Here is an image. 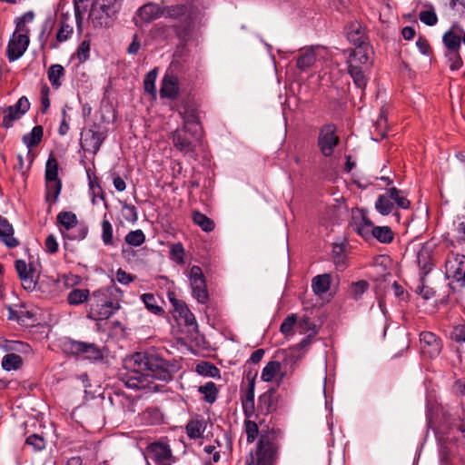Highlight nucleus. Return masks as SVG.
<instances>
[{
  "instance_id": "nucleus-1",
  "label": "nucleus",
  "mask_w": 465,
  "mask_h": 465,
  "mask_svg": "<svg viewBox=\"0 0 465 465\" xmlns=\"http://www.w3.org/2000/svg\"><path fill=\"white\" fill-rule=\"evenodd\" d=\"M172 367L156 352H136L124 360L125 372L121 373L120 380L130 389L156 391L153 379L171 380Z\"/></svg>"
},
{
  "instance_id": "nucleus-2",
  "label": "nucleus",
  "mask_w": 465,
  "mask_h": 465,
  "mask_svg": "<svg viewBox=\"0 0 465 465\" xmlns=\"http://www.w3.org/2000/svg\"><path fill=\"white\" fill-rule=\"evenodd\" d=\"M380 192H382L380 193V213L382 215L392 213L396 224H399L401 213L398 211L393 212L394 207L409 209L411 205L410 201L405 197L403 192L399 190L395 184L381 187Z\"/></svg>"
},
{
  "instance_id": "nucleus-3",
  "label": "nucleus",
  "mask_w": 465,
  "mask_h": 465,
  "mask_svg": "<svg viewBox=\"0 0 465 465\" xmlns=\"http://www.w3.org/2000/svg\"><path fill=\"white\" fill-rule=\"evenodd\" d=\"M90 306L88 316L96 321L108 319L120 309L119 302L107 300L106 292L103 290H98L93 293Z\"/></svg>"
},
{
  "instance_id": "nucleus-4",
  "label": "nucleus",
  "mask_w": 465,
  "mask_h": 465,
  "mask_svg": "<svg viewBox=\"0 0 465 465\" xmlns=\"http://www.w3.org/2000/svg\"><path fill=\"white\" fill-rule=\"evenodd\" d=\"M348 53V69L351 76L353 78L354 83L359 87L365 85L363 73L360 64H367L371 59L370 52L361 49L346 50L344 54Z\"/></svg>"
},
{
  "instance_id": "nucleus-5",
  "label": "nucleus",
  "mask_w": 465,
  "mask_h": 465,
  "mask_svg": "<svg viewBox=\"0 0 465 465\" xmlns=\"http://www.w3.org/2000/svg\"><path fill=\"white\" fill-rule=\"evenodd\" d=\"M380 267L384 270V273H382V282H384L382 286L383 291L385 292L393 291L396 297L401 295L403 293V288L394 279L396 264L393 260L389 255L380 253Z\"/></svg>"
},
{
  "instance_id": "nucleus-6",
  "label": "nucleus",
  "mask_w": 465,
  "mask_h": 465,
  "mask_svg": "<svg viewBox=\"0 0 465 465\" xmlns=\"http://www.w3.org/2000/svg\"><path fill=\"white\" fill-rule=\"evenodd\" d=\"M279 444L275 435L272 433L262 434L257 443V459L262 464L272 463L277 457Z\"/></svg>"
},
{
  "instance_id": "nucleus-7",
  "label": "nucleus",
  "mask_w": 465,
  "mask_h": 465,
  "mask_svg": "<svg viewBox=\"0 0 465 465\" xmlns=\"http://www.w3.org/2000/svg\"><path fill=\"white\" fill-rule=\"evenodd\" d=\"M190 29L191 23L187 19L183 21L181 25L158 23L152 29V35L154 38L161 39H169L174 35L178 38H183L188 35Z\"/></svg>"
},
{
  "instance_id": "nucleus-8",
  "label": "nucleus",
  "mask_w": 465,
  "mask_h": 465,
  "mask_svg": "<svg viewBox=\"0 0 465 465\" xmlns=\"http://www.w3.org/2000/svg\"><path fill=\"white\" fill-rule=\"evenodd\" d=\"M446 275L449 279L465 285V255L450 252L445 262Z\"/></svg>"
},
{
  "instance_id": "nucleus-9",
  "label": "nucleus",
  "mask_w": 465,
  "mask_h": 465,
  "mask_svg": "<svg viewBox=\"0 0 465 465\" xmlns=\"http://www.w3.org/2000/svg\"><path fill=\"white\" fill-rule=\"evenodd\" d=\"M190 284L193 296L200 303H206L209 299L206 282L202 269L199 266H193L189 272Z\"/></svg>"
},
{
  "instance_id": "nucleus-10",
  "label": "nucleus",
  "mask_w": 465,
  "mask_h": 465,
  "mask_svg": "<svg viewBox=\"0 0 465 465\" xmlns=\"http://www.w3.org/2000/svg\"><path fill=\"white\" fill-rule=\"evenodd\" d=\"M104 139L105 134L94 125L82 131L80 144L84 151L95 154Z\"/></svg>"
},
{
  "instance_id": "nucleus-11",
  "label": "nucleus",
  "mask_w": 465,
  "mask_h": 465,
  "mask_svg": "<svg viewBox=\"0 0 465 465\" xmlns=\"http://www.w3.org/2000/svg\"><path fill=\"white\" fill-rule=\"evenodd\" d=\"M148 457L156 465H172L174 461L172 450L166 443L156 441L149 444L146 448Z\"/></svg>"
},
{
  "instance_id": "nucleus-12",
  "label": "nucleus",
  "mask_w": 465,
  "mask_h": 465,
  "mask_svg": "<svg viewBox=\"0 0 465 465\" xmlns=\"http://www.w3.org/2000/svg\"><path fill=\"white\" fill-rule=\"evenodd\" d=\"M338 143L339 138L335 134V127L332 124H327L321 129L318 137V145L324 156L331 155Z\"/></svg>"
},
{
  "instance_id": "nucleus-13",
  "label": "nucleus",
  "mask_w": 465,
  "mask_h": 465,
  "mask_svg": "<svg viewBox=\"0 0 465 465\" xmlns=\"http://www.w3.org/2000/svg\"><path fill=\"white\" fill-rule=\"evenodd\" d=\"M346 36L349 42L355 45L354 49H361L373 54L367 43V36L361 25L357 22H351L346 29Z\"/></svg>"
},
{
  "instance_id": "nucleus-14",
  "label": "nucleus",
  "mask_w": 465,
  "mask_h": 465,
  "mask_svg": "<svg viewBox=\"0 0 465 465\" xmlns=\"http://www.w3.org/2000/svg\"><path fill=\"white\" fill-rule=\"evenodd\" d=\"M172 139L176 149L184 154H189L191 156L194 155V143L199 140H196L194 137H193L189 130L184 128L176 130L173 132Z\"/></svg>"
},
{
  "instance_id": "nucleus-15",
  "label": "nucleus",
  "mask_w": 465,
  "mask_h": 465,
  "mask_svg": "<svg viewBox=\"0 0 465 465\" xmlns=\"http://www.w3.org/2000/svg\"><path fill=\"white\" fill-rule=\"evenodd\" d=\"M30 109V103L25 96L19 98L17 103L9 106L3 117V126L6 129L13 126V123L18 120Z\"/></svg>"
},
{
  "instance_id": "nucleus-16",
  "label": "nucleus",
  "mask_w": 465,
  "mask_h": 465,
  "mask_svg": "<svg viewBox=\"0 0 465 465\" xmlns=\"http://www.w3.org/2000/svg\"><path fill=\"white\" fill-rule=\"evenodd\" d=\"M420 351L430 358L438 356L441 351L440 340L430 331H422L420 334Z\"/></svg>"
},
{
  "instance_id": "nucleus-17",
  "label": "nucleus",
  "mask_w": 465,
  "mask_h": 465,
  "mask_svg": "<svg viewBox=\"0 0 465 465\" xmlns=\"http://www.w3.org/2000/svg\"><path fill=\"white\" fill-rule=\"evenodd\" d=\"M163 15V7L154 3H147L141 6L136 13L135 25L143 26L159 18Z\"/></svg>"
},
{
  "instance_id": "nucleus-18",
  "label": "nucleus",
  "mask_w": 465,
  "mask_h": 465,
  "mask_svg": "<svg viewBox=\"0 0 465 465\" xmlns=\"http://www.w3.org/2000/svg\"><path fill=\"white\" fill-rule=\"evenodd\" d=\"M29 45V36L13 35L8 42L6 55L9 62L19 59Z\"/></svg>"
},
{
  "instance_id": "nucleus-19",
  "label": "nucleus",
  "mask_w": 465,
  "mask_h": 465,
  "mask_svg": "<svg viewBox=\"0 0 465 465\" xmlns=\"http://www.w3.org/2000/svg\"><path fill=\"white\" fill-rule=\"evenodd\" d=\"M69 351L73 354H82L86 359L99 360L103 358V353L94 343H87L78 341H71L68 343Z\"/></svg>"
},
{
  "instance_id": "nucleus-20",
  "label": "nucleus",
  "mask_w": 465,
  "mask_h": 465,
  "mask_svg": "<svg viewBox=\"0 0 465 465\" xmlns=\"http://www.w3.org/2000/svg\"><path fill=\"white\" fill-rule=\"evenodd\" d=\"M179 90L178 77L172 73H166L162 80L160 96L175 100L178 97Z\"/></svg>"
},
{
  "instance_id": "nucleus-21",
  "label": "nucleus",
  "mask_w": 465,
  "mask_h": 465,
  "mask_svg": "<svg viewBox=\"0 0 465 465\" xmlns=\"http://www.w3.org/2000/svg\"><path fill=\"white\" fill-rule=\"evenodd\" d=\"M181 114L183 119V128L189 130L192 136L199 140L201 136V126L197 111L193 108H186Z\"/></svg>"
},
{
  "instance_id": "nucleus-22",
  "label": "nucleus",
  "mask_w": 465,
  "mask_h": 465,
  "mask_svg": "<svg viewBox=\"0 0 465 465\" xmlns=\"http://www.w3.org/2000/svg\"><path fill=\"white\" fill-rule=\"evenodd\" d=\"M278 394L276 389H270L259 397L258 410L264 414H269L277 409Z\"/></svg>"
},
{
  "instance_id": "nucleus-23",
  "label": "nucleus",
  "mask_w": 465,
  "mask_h": 465,
  "mask_svg": "<svg viewBox=\"0 0 465 465\" xmlns=\"http://www.w3.org/2000/svg\"><path fill=\"white\" fill-rule=\"evenodd\" d=\"M284 376L285 372L282 371L281 363L276 361H271L262 369L261 379L266 382L276 381L280 383Z\"/></svg>"
},
{
  "instance_id": "nucleus-24",
  "label": "nucleus",
  "mask_w": 465,
  "mask_h": 465,
  "mask_svg": "<svg viewBox=\"0 0 465 465\" xmlns=\"http://www.w3.org/2000/svg\"><path fill=\"white\" fill-rule=\"evenodd\" d=\"M0 238L9 248H15L19 244L18 240L14 237L13 226L2 216H0Z\"/></svg>"
},
{
  "instance_id": "nucleus-25",
  "label": "nucleus",
  "mask_w": 465,
  "mask_h": 465,
  "mask_svg": "<svg viewBox=\"0 0 465 465\" xmlns=\"http://www.w3.org/2000/svg\"><path fill=\"white\" fill-rule=\"evenodd\" d=\"M355 230L362 236L366 241H371L378 239V227L366 218L365 215H361V222L359 224H355Z\"/></svg>"
},
{
  "instance_id": "nucleus-26",
  "label": "nucleus",
  "mask_w": 465,
  "mask_h": 465,
  "mask_svg": "<svg viewBox=\"0 0 465 465\" xmlns=\"http://www.w3.org/2000/svg\"><path fill=\"white\" fill-rule=\"evenodd\" d=\"M187 8L183 5H171L163 7V15L165 17H169L172 19L178 20L176 24L181 25L183 21L187 19L190 23L191 20L188 15H186Z\"/></svg>"
},
{
  "instance_id": "nucleus-27",
  "label": "nucleus",
  "mask_w": 465,
  "mask_h": 465,
  "mask_svg": "<svg viewBox=\"0 0 465 465\" xmlns=\"http://www.w3.org/2000/svg\"><path fill=\"white\" fill-rule=\"evenodd\" d=\"M173 304L175 311L178 312L180 319L183 320L184 324L187 326L197 328V323L194 315L188 309L186 304L179 302L178 301H173Z\"/></svg>"
},
{
  "instance_id": "nucleus-28",
  "label": "nucleus",
  "mask_w": 465,
  "mask_h": 465,
  "mask_svg": "<svg viewBox=\"0 0 465 465\" xmlns=\"http://www.w3.org/2000/svg\"><path fill=\"white\" fill-rule=\"evenodd\" d=\"M35 14L33 11H28L25 13L21 17L16 18L15 31L13 35L29 36V28L26 25L33 22Z\"/></svg>"
},
{
  "instance_id": "nucleus-29",
  "label": "nucleus",
  "mask_w": 465,
  "mask_h": 465,
  "mask_svg": "<svg viewBox=\"0 0 465 465\" xmlns=\"http://www.w3.org/2000/svg\"><path fill=\"white\" fill-rule=\"evenodd\" d=\"M442 42L448 52L460 51L461 47V37L452 29L444 33Z\"/></svg>"
},
{
  "instance_id": "nucleus-30",
  "label": "nucleus",
  "mask_w": 465,
  "mask_h": 465,
  "mask_svg": "<svg viewBox=\"0 0 465 465\" xmlns=\"http://www.w3.org/2000/svg\"><path fill=\"white\" fill-rule=\"evenodd\" d=\"M243 412L247 418H251L254 412V383L251 382L244 397L242 400Z\"/></svg>"
},
{
  "instance_id": "nucleus-31",
  "label": "nucleus",
  "mask_w": 465,
  "mask_h": 465,
  "mask_svg": "<svg viewBox=\"0 0 465 465\" xmlns=\"http://www.w3.org/2000/svg\"><path fill=\"white\" fill-rule=\"evenodd\" d=\"M316 61V54L313 49H306L302 52L297 57V67L301 70H306L312 67Z\"/></svg>"
},
{
  "instance_id": "nucleus-32",
  "label": "nucleus",
  "mask_w": 465,
  "mask_h": 465,
  "mask_svg": "<svg viewBox=\"0 0 465 465\" xmlns=\"http://www.w3.org/2000/svg\"><path fill=\"white\" fill-rule=\"evenodd\" d=\"M331 284V277L329 274H322L315 276L312 279V289L316 294L322 295L325 293Z\"/></svg>"
},
{
  "instance_id": "nucleus-33",
  "label": "nucleus",
  "mask_w": 465,
  "mask_h": 465,
  "mask_svg": "<svg viewBox=\"0 0 465 465\" xmlns=\"http://www.w3.org/2000/svg\"><path fill=\"white\" fill-rule=\"evenodd\" d=\"M193 220L196 225L206 232H212L214 229V222L199 211L193 213Z\"/></svg>"
},
{
  "instance_id": "nucleus-34",
  "label": "nucleus",
  "mask_w": 465,
  "mask_h": 465,
  "mask_svg": "<svg viewBox=\"0 0 465 465\" xmlns=\"http://www.w3.org/2000/svg\"><path fill=\"white\" fill-rule=\"evenodd\" d=\"M23 360L20 355L15 353H8L2 359V367L5 371H15L22 366Z\"/></svg>"
},
{
  "instance_id": "nucleus-35",
  "label": "nucleus",
  "mask_w": 465,
  "mask_h": 465,
  "mask_svg": "<svg viewBox=\"0 0 465 465\" xmlns=\"http://www.w3.org/2000/svg\"><path fill=\"white\" fill-rule=\"evenodd\" d=\"M89 296V290L87 289H74L67 295V302L70 305H80L87 301Z\"/></svg>"
},
{
  "instance_id": "nucleus-36",
  "label": "nucleus",
  "mask_w": 465,
  "mask_h": 465,
  "mask_svg": "<svg viewBox=\"0 0 465 465\" xmlns=\"http://www.w3.org/2000/svg\"><path fill=\"white\" fill-rule=\"evenodd\" d=\"M43 127L41 125L35 126L30 134L24 135L23 142L28 148L36 146L42 140Z\"/></svg>"
},
{
  "instance_id": "nucleus-37",
  "label": "nucleus",
  "mask_w": 465,
  "mask_h": 465,
  "mask_svg": "<svg viewBox=\"0 0 465 465\" xmlns=\"http://www.w3.org/2000/svg\"><path fill=\"white\" fill-rule=\"evenodd\" d=\"M199 392L203 395L205 401L213 403L217 398L218 390L213 381H209L202 385L198 389Z\"/></svg>"
},
{
  "instance_id": "nucleus-38",
  "label": "nucleus",
  "mask_w": 465,
  "mask_h": 465,
  "mask_svg": "<svg viewBox=\"0 0 465 465\" xmlns=\"http://www.w3.org/2000/svg\"><path fill=\"white\" fill-rule=\"evenodd\" d=\"M57 222L65 230H70L75 227L78 223L76 215L72 212H61L57 215Z\"/></svg>"
},
{
  "instance_id": "nucleus-39",
  "label": "nucleus",
  "mask_w": 465,
  "mask_h": 465,
  "mask_svg": "<svg viewBox=\"0 0 465 465\" xmlns=\"http://www.w3.org/2000/svg\"><path fill=\"white\" fill-rule=\"evenodd\" d=\"M418 264L420 270L422 271V277H425L432 269V262L430 261V258L428 254V252L425 249H421L418 252Z\"/></svg>"
},
{
  "instance_id": "nucleus-40",
  "label": "nucleus",
  "mask_w": 465,
  "mask_h": 465,
  "mask_svg": "<svg viewBox=\"0 0 465 465\" xmlns=\"http://www.w3.org/2000/svg\"><path fill=\"white\" fill-rule=\"evenodd\" d=\"M64 74V69L61 64H52L48 70V79L52 85L58 88L61 85L60 78Z\"/></svg>"
},
{
  "instance_id": "nucleus-41",
  "label": "nucleus",
  "mask_w": 465,
  "mask_h": 465,
  "mask_svg": "<svg viewBox=\"0 0 465 465\" xmlns=\"http://www.w3.org/2000/svg\"><path fill=\"white\" fill-rule=\"evenodd\" d=\"M333 262L338 270L342 271L346 267V256L344 248L341 244H335L332 248Z\"/></svg>"
},
{
  "instance_id": "nucleus-42",
  "label": "nucleus",
  "mask_w": 465,
  "mask_h": 465,
  "mask_svg": "<svg viewBox=\"0 0 465 465\" xmlns=\"http://www.w3.org/2000/svg\"><path fill=\"white\" fill-rule=\"evenodd\" d=\"M297 326L301 333L311 331L310 334L315 335L318 332L317 326L307 315L297 318Z\"/></svg>"
},
{
  "instance_id": "nucleus-43",
  "label": "nucleus",
  "mask_w": 465,
  "mask_h": 465,
  "mask_svg": "<svg viewBox=\"0 0 465 465\" xmlns=\"http://www.w3.org/2000/svg\"><path fill=\"white\" fill-rule=\"evenodd\" d=\"M396 174L386 165L380 169V189L394 184Z\"/></svg>"
},
{
  "instance_id": "nucleus-44",
  "label": "nucleus",
  "mask_w": 465,
  "mask_h": 465,
  "mask_svg": "<svg viewBox=\"0 0 465 465\" xmlns=\"http://www.w3.org/2000/svg\"><path fill=\"white\" fill-rule=\"evenodd\" d=\"M156 77H157V69L154 68L146 74L144 80H143L144 91L146 93L152 94L153 97H155V95H156V90H155Z\"/></svg>"
},
{
  "instance_id": "nucleus-45",
  "label": "nucleus",
  "mask_w": 465,
  "mask_h": 465,
  "mask_svg": "<svg viewBox=\"0 0 465 465\" xmlns=\"http://www.w3.org/2000/svg\"><path fill=\"white\" fill-rule=\"evenodd\" d=\"M62 188L61 180L46 181V198L55 202L60 194Z\"/></svg>"
},
{
  "instance_id": "nucleus-46",
  "label": "nucleus",
  "mask_w": 465,
  "mask_h": 465,
  "mask_svg": "<svg viewBox=\"0 0 465 465\" xmlns=\"http://www.w3.org/2000/svg\"><path fill=\"white\" fill-rule=\"evenodd\" d=\"M45 180H60L58 178V163L54 156H50L45 164Z\"/></svg>"
},
{
  "instance_id": "nucleus-47",
  "label": "nucleus",
  "mask_w": 465,
  "mask_h": 465,
  "mask_svg": "<svg viewBox=\"0 0 465 465\" xmlns=\"http://www.w3.org/2000/svg\"><path fill=\"white\" fill-rule=\"evenodd\" d=\"M297 324V315L292 313L288 315L280 326V331L285 335H293V328Z\"/></svg>"
},
{
  "instance_id": "nucleus-48",
  "label": "nucleus",
  "mask_w": 465,
  "mask_h": 465,
  "mask_svg": "<svg viewBox=\"0 0 465 465\" xmlns=\"http://www.w3.org/2000/svg\"><path fill=\"white\" fill-rule=\"evenodd\" d=\"M145 241V235L142 230L129 232L125 236V242L131 246L138 247Z\"/></svg>"
},
{
  "instance_id": "nucleus-49",
  "label": "nucleus",
  "mask_w": 465,
  "mask_h": 465,
  "mask_svg": "<svg viewBox=\"0 0 465 465\" xmlns=\"http://www.w3.org/2000/svg\"><path fill=\"white\" fill-rule=\"evenodd\" d=\"M73 26L69 25L65 19H62L60 22V27L56 34V41L63 43L66 41L73 34Z\"/></svg>"
},
{
  "instance_id": "nucleus-50",
  "label": "nucleus",
  "mask_w": 465,
  "mask_h": 465,
  "mask_svg": "<svg viewBox=\"0 0 465 465\" xmlns=\"http://www.w3.org/2000/svg\"><path fill=\"white\" fill-rule=\"evenodd\" d=\"M102 241L104 245L113 244V226L109 220L106 219V215H104L102 222Z\"/></svg>"
},
{
  "instance_id": "nucleus-51",
  "label": "nucleus",
  "mask_w": 465,
  "mask_h": 465,
  "mask_svg": "<svg viewBox=\"0 0 465 465\" xmlns=\"http://www.w3.org/2000/svg\"><path fill=\"white\" fill-rule=\"evenodd\" d=\"M142 300L145 305V307L150 311L151 312L154 314H159L163 312L162 307H160L157 304L156 298L152 293H144L142 295Z\"/></svg>"
},
{
  "instance_id": "nucleus-52",
  "label": "nucleus",
  "mask_w": 465,
  "mask_h": 465,
  "mask_svg": "<svg viewBox=\"0 0 465 465\" xmlns=\"http://www.w3.org/2000/svg\"><path fill=\"white\" fill-rule=\"evenodd\" d=\"M25 443L35 451H40L45 448L46 440L42 435L32 434L26 438Z\"/></svg>"
},
{
  "instance_id": "nucleus-53",
  "label": "nucleus",
  "mask_w": 465,
  "mask_h": 465,
  "mask_svg": "<svg viewBox=\"0 0 465 465\" xmlns=\"http://www.w3.org/2000/svg\"><path fill=\"white\" fill-rule=\"evenodd\" d=\"M186 432L189 438L198 439L203 432V424L199 420H191L186 425Z\"/></svg>"
},
{
  "instance_id": "nucleus-54",
  "label": "nucleus",
  "mask_w": 465,
  "mask_h": 465,
  "mask_svg": "<svg viewBox=\"0 0 465 465\" xmlns=\"http://www.w3.org/2000/svg\"><path fill=\"white\" fill-rule=\"evenodd\" d=\"M15 267L19 278L35 275V270L32 265H28L24 260L15 261Z\"/></svg>"
},
{
  "instance_id": "nucleus-55",
  "label": "nucleus",
  "mask_w": 465,
  "mask_h": 465,
  "mask_svg": "<svg viewBox=\"0 0 465 465\" xmlns=\"http://www.w3.org/2000/svg\"><path fill=\"white\" fill-rule=\"evenodd\" d=\"M196 371L203 376L215 377L219 374V369L210 362H202L196 366Z\"/></svg>"
},
{
  "instance_id": "nucleus-56",
  "label": "nucleus",
  "mask_w": 465,
  "mask_h": 465,
  "mask_svg": "<svg viewBox=\"0 0 465 465\" xmlns=\"http://www.w3.org/2000/svg\"><path fill=\"white\" fill-rule=\"evenodd\" d=\"M244 429L247 435V441L249 443L253 442L259 432L257 423L255 421L247 420L244 421Z\"/></svg>"
},
{
  "instance_id": "nucleus-57",
  "label": "nucleus",
  "mask_w": 465,
  "mask_h": 465,
  "mask_svg": "<svg viewBox=\"0 0 465 465\" xmlns=\"http://www.w3.org/2000/svg\"><path fill=\"white\" fill-rule=\"evenodd\" d=\"M394 238L395 232L392 227L387 225L380 226V242L389 244L393 242Z\"/></svg>"
},
{
  "instance_id": "nucleus-58",
  "label": "nucleus",
  "mask_w": 465,
  "mask_h": 465,
  "mask_svg": "<svg viewBox=\"0 0 465 465\" xmlns=\"http://www.w3.org/2000/svg\"><path fill=\"white\" fill-rule=\"evenodd\" d=\"M416 292L424 300H430L435 296L436 292L433 288L426 285L424 277L420 278V284L417 287Z\"/></svg>"
},
{
  "instance_id": "nucleus-59",
  "label": "nucleus",
  "mask_w": 465,
  "mask_h": 465,
  "mask_svg": "<svg viewBox=\"0 0 465 465\" xmlns=\"http://www.w3.org/2000/svg\"><path fill=\"white\" fill-rule=\"evenodd\" d=\"M446 55L450 63V70L457 71L461 68L463 62L460 51L448 52Z\"/></svg>"
},
{
  "instance_id": "nucleus-60",
  "label": "nucleus",
  "mask_w": 465,
  "mask_h": 465,
  "mask_svg": "<svg viewBox=\"0 0 465 465\" xmlns=\"http://www.w3.org/2000/svg\"><path fill=\"white\" fill-rule=\"evenodd\" d=\"M420 20L427 25L432 26L438 23V17L434 10L421 11L419 15Z\"/></svg>"
},
{
  "instance_id": "nucleus-61",
  "label": "nucleus",
  "mask_w": 465,
  "mask_h": 465,
  "mask_svg": "<svg viewBox=\"0 0 465 465\" xmlns=\"http://www.w3.org/2000/svg\"><path fill=\"white\" fill-rule=\"evenodd\" d=\"M172 259L178 264L184 263V249L181 243L173 244L170 251Z\"/></svg>"
},
{
  "instance_id": "nucleus-62",
  "label": "nucleus",
  "mask_w": 465,
  "mask_h": 465,
  "mask_svg": "<svg viewBox=\"0 0 465 465\" xmlns=\"http://www.w3.org/2000/svg\"><path fill=\"white\" fill-rule=\"evenodd\" d=\"M464 326L460 325L456 327L451 333V338L460 344L459 349L465 351V331Z\"/></svg>"
},
{
  "instance_id": "nucleus-63",
  "label": "nucleus",
  "mask_w": 465,
  "mask_h": 465,
  "mask_svg": "<svg viewBox=\"0 0 465 465\" xmlns=\"http://www.w3.org/2000/svg\"><path fill=\"white\" fill-rule=\"evenodd\" d=\"M368 286L369 284L366 281H359L357 282H353L351 286V295L355 299H359L361 295L366 292Z\"/></svg>"
},
{
  "instance_id": "nucleus-64",
  "label": "nucleus",
  "mask_w": 465,
  "mask_h": 465,
  "mask_svg": "<svg viewBox=\"0 0 465 465\" xmlns=\"http://www.w3.org/2000/svg\"><path fill=\"white\" fill-rule=\"evenodd\" d=\"M90 43L87 40H84L79 47L77 48V58L80 62H84L89 56Z\"/></svg>"
}]
</instances>
